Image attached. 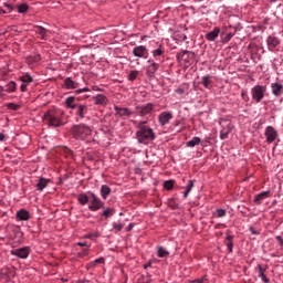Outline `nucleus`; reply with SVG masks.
<instances>
[{
	"instance_id": "obj_1",
	"label": "nucleus",
	"mask_w": 283,
	"mask_h": 283,
	"mask_svg": "<svg viewBox=\"0 0 283 283\" xmlns=\"http://www.w3.org/2000/svg\"><path fill=\"white\" fill-rule=\"evenodd\" d=\"M65 112L61 108H51L43 115V119L50 127H62Z\"/></svg>"
},
{
	"instance_id": "obj_2",
	"label": "nucleus",
	"mask_w": 283,
	"mask_h": 283,
	"mask_svg": "<svg viewBox=\"0 0 283 283\" xmlns=\"http://www.w3.org/2000/svg\"><path fill=\"white\" fill-rule=\"evenodd\" d=\"M136 138L142 145H148L151 140H156V133H154V129L149 126L142 127L136 132Z\"/></svg>"
},
{
	"instance_id": "obj_3",
	"label": "nucleus",
	"mask_w": 283,
	"mask_h": 283,
	"mask_svg": "<svg viewBox=\"0 0 283 283\" xmlns=\"http://www.w3.org/2000/svg\"><path fill=\"white\" fill-rule=\"evenodd\" d=\"M71 134L76 140H85L87 136H92V128L85 124L73 125Z\"/></svg>"
},
{
	"instance_id": "obj_4",
	"label": "nucleus",
	"mask_w": 283,
	"mask_h": 283,
	"mask_svg": "<svg viewBox=\"0 0 283 283\" xmlns=\"http://www.w3.org/2000/svg\"><path fill=\"white\" fill-rule=\"evenodd\" d=\"M252 101L256 103H262V98H264V94H266V86L255 85L251 90Z\"/></svg>"
},
{
	"instance_id": "obj_5",
	"label": "nucleus",
	"mask_w": 283,
	"mask_h": 283,
	"mask_svg": "<svg viewBox=\"0 0 283 283\" xmlns=\"http://www.w3.org/2000/svg\"><path fill=\"white\" fill-rule=\"evenodd\" d=\"M88 202H91L88 206L90 211H98V209H103L104 203L98 197H96L93 192H88Z\"/></svg>"
},
{
	"instance_id": "obj_6",
	"label": "nucleus",
	"mask_w": 283,
	"mask_h": 283,
	"mask_svg": "<svg viewBox=\"0 0 283 283\" xmlns=\"http://www.w3.org/2000/svg\"><path fill=\"white\" fill-rule=\"evenodd\" d=\"M133 55L137 59H149V50L145 45H138L133 49Z\"/></svg>"
},
{
	"instance_id": "obj_7",
	"label": "nucleus",
	"mask_w": 283,
	"mask_h": 283,
	"mask_svg": "<svg viewBox=\"0 0 283 283\" xmlns=\"http://www.w3.org/2000/svg\"><path fill=\"white\" fill-rule=\"evenodd\" d=\"M11 255L20 258L21 260H28L30 255V247H23L15 250H11Z\"/></svg>"
},
{
	"instance_id": "obj_8",
	"label": "nucleus",
	"mask_w": 283,
	"mask_h": 283,
	"mask_svg": "<svg viewBox=\"0 0 283 283\" xmlns=\"http://www.w3.org/2000/svg\"><path fill=\"white\" fill-rule=\"evenodd\" d=\"M75 109H76V112H75L76 122L83 120V118H85V116H87V112H90V107L85 104H78L75 107Z\"/></svg>"
},
{
	"instance_id": "obj_9",
	"label": "nucleus",
	"mask_w": 283,
	"mask_h": 283,
	"mask_svg": "<svg viewBox=\"0 0 283 283\" xmlns=\"http://www.w3.org/2000/svg\"><path fill=\"white\" fill-rule=\"evenodd\" d=\"M148 63L150 64L146 67V76H148V78H155L160 65L154 62V60H148Z\"/></svg>"
},
{
	"instance_id": "obj_10",
	"label": "nucleus",
	"mask_w": 283,
	"mask_h": 283,
	"mask_svg": "<svg viewBox=\"0 0 283 283\" xmlns=\"http://www.w3.org/2000/svg\"><path fill=\"white\" fill-rule=\"evenodd\" d=\"M264 135L269 145H271V143H275V140L277 139V130H275L273 126H268L265 128Z\"/></svg>"
},
{
	"instance_id": "obj_11",
	"label": "nucleus",
	"mask_w": 283,
	"mask_h": 283,
	"mask_svg": "<svg viewBox=\"0 0 283 283\" xmlns=\"http://www.w3.org/2000/svg\"><path fill=\"white\" fill-rule=\"evenodd\" d=\"M136 112L138 116H147V114H151V112H154V104L148 103L143 106H136Z\"/></svg>"
},
{
	"instance_id": "obj_12",
	"label": "nucleus",
	"mask_w": 283,
	"mask_h": 283,
	"mask_svg": "<svg viewBox=\"0 0 283 283\" xmlns=\"http://www.w3.org/2000/svg\"><path fill=\"white\" fill-rule=\"evenodd\" d=\"M174 118V114L171 112H161L158 116L159 124L165 127V125H169V120Z\"/></svg>"
},
{
	"instance_id": "obj_13",
	"label": "nucleus",
	"mask_w": 283,
	"mask_h": 283,
	"mask_svg": "<svg viewBox=\"0 0 283 283\" xmlns=\"http://www.w3.org/2000/svg\"><path fill=\"white\" fill-rule=\"evenodd\" d=\"M266 45H268V50H270V52H273V50H275V48L280 45V38L269 35L266 39Z\"/></svg>"
},
{
	"instance_id": "obj_14",
	"label": "nucleus",
	"mask_w": 283,
	"mask_h": 283,
	"mask_svg": "<svg viewBox=\"0 0 283 283\" xmlns=\"http://www.w3.org/2000/svg\"><path fill=\"white\" fill-rule=\"evenodd\" d=\"M114 109L116 112V116H118L119 118H129V116H132V111H129V108L114 106Z\"/></svg>"
},
{
	"instance_id": "obj_15",
	"label": "nucleus",
	"mask_w": 283,
	"mask_h": 283,
	"mask_svg": "<svg viewBox=\"0 0 283 283\" xmlns=\"http://www.w3.org/2000/svg\"><path fill=\"white\" fill-rule=\"evenodd\" d=\"M15 218H17V220H20L22 222H28V220H30V218H31L30 211H28L25 209H21L15 213Z\"/></svg>"
},
{
	"instance_id": "obj_16",
	"label": "nucleus",
	"mask_w": 283,
	"mask_h": 283,
	"mask_svg": "<svg viewBox=\"0 0 283 283\" xmlns=\"http://www.w3.org/2000/svg\"><path fill=\"white\" fill-rule=\"evenodd\" d=\"M271 90H272V94L277 98H280V96H282L283 94V85L277 82L271 84Z\"/></svg>"
},
{
	"instance_id": "obj_17",
	"label": "nucleus",
	"mask_w": 283,
	"mask_h": 283,
	"mask_svg": "<svg viewBox=\"0 0 283 283\" xmlns=\"http://www.w3.org/2000/svg\"><path fill=\"white\" fill-rule=\"evenodd\" d=\"M63 88L64 90H76V88H78V82H75L74 80H72V77H66L64 80Z\"/></svg>"
},
{
	"instance_id": "obj_18",
	"label": "nucleus",
	"mask_w": 283,
	"mask_h": 283,
	"mask_svg": "<svg viewBox=\"0 0 283 283\" xmlns=\"http://www.w3.org/2000/svg\"><path fill=\"white\" fill-rule=\"evenodd\" d=\"M64 105L67 109H76V106L78 105V103H76V97L69 96L65 98Z\"/></svg>"
},
{
	"instance_id": "obj_19",
	"label": "nucleus",
	"mask_w": 283,
	"mask_h": 283,
	"mask_svg": "<svg viewBox=\"0 0 283 283\" xmlns=\"http://www.w3.org/2000/svg\"><path fill=\"white\" fill-rule=\"evenodd\" d=\"M231 132H233V125H231V123H228L226 127L220 132L221 140H227Z\"/></svg>"
},
{
	"instance_id": "obj_20",
	"label": "nucleus",
	"mask_w": 283,
	"mask_h": 283,
	"mask_svg": "<svg viewBox=\"0 0 283 283\" xmlns=\"http://www.w3.org/2000/svg\"><path fill=\"white\" fill-rule=\"evenodd\" d=\"M95 101V105H102L103 107H105V105H107V103H109V99L107 98V96L103 95V94H97L94 97Z\"/></svg>"
},
{
	"instance_id": "obj_21",
	"label": "nucleus",
	"mask_w": 283,
	"mask_h": 283,
	"mask_svg": "<svg viewBox=\"0 0 283 283\" xmlns=\"http://www.w3.org/2000/svg\"><path fill=\"white\" fill-rule=\"evenodd\" d=\"M219 35H220V28L217 27L212 31L206 34V39L207 41H216Z\"/></svg>"
},
{
	"instance_id": "obj_22",
	"label": "nucleus",
	"mask_w": 283,
	"mask_h": 283,
	"mask_svg": "<svg viewBox=\"0 0 283 283\" xmlns=\"http://www.w3.org/2000/svg\"><path fill=\"white\" fill-rule=\"evenodd\" d=\"M271 196V191H263L254 197L255 205H262L263 200H266Z\"/></svg>"
},
{
	"instance_id": "obj_23",
	"label": "nucleus",
	"mask_w": 283,
	"mask_h": 283,
	"mask_svg": "<svg viewBox=\"0 0 283 283\" xmlns=\"http://www.w3.org/2000/svg\"><path fill=\"white\" fill-rule=\"evenodd\" d=\"M1 90H3V92H8V94H12L13 92H17V82L11 81Z\"/></svg>"
},
{
	"instance_id": "obj_24",
	"label": "nucleus",
	"mask_w": 283,
	"mask_h": 283,
	"mask_svg": "<svg viewBox=\"0 0 283 283\" xmlns=\"http://www.w3.org/2000/svg\"><path fill=\"white\" fill-rule=\"evenodd\" d=\"M48 185H50V180L45 178H40L36 184L38 191H43L45 187H48Z\"/></svg>"
},
{
	"instance_id": "obj_25",
	"label": "nucleus",
	"mask_w": 283,
	"mask_h": 283,
	"mask_svg": "<svg viewBox=\"0 0 283 283\" xmlns=\"http://www.w3.org/2000/svg\"><path fill=\"white\" fill-rule=\"evenodd\" d=\"M201 83L206 90H211V85L213 84V81H211V75H205L201 78Z\"/></svg>"
},
{
	"instance_id": "obj_26",
	"label": "nucleus",
	"mask_w": 283,
	"mask_h": 283,
	"mask_svg": "<svg viewBox=\"0 0 283 283\" xmlns=\"http://www.w3.org/2000/svg\"><path fill=\"white\" fill-rule=\"evenodd\" d=\"M77 201L80 202V205L85 207V205H87V202H90V192L78 195L77 196Z\"/></svg>"
},
{
	"instance_id": "obj_27",
	"label": "nucleus",
	"mask_w": 283,
	"mask_h": 283,
	"mask_svg": "<svg viewBox=\"0 0 283 283\" xmlns=\"http://www.w3.org/2000/svg\"><path fill=\"white\" fill-rule=\"evenodd\" d=\"M109 193H112V188H109V186L107 185H103L101 187V196L104 200H107V197L109 196Z\"/></svg>"
},
{
	"instance_id": "obj_28",
	"label": "nucleus",
	"mask_w": 283,
	"mask_h": 283,
	"mask_svg": "<svg viewBox=\"0 0 283 283\" xmlns=\"http://www.w3.org/2000/svg\"><path fill=\"white\" fill-rule=\"evenodd\" d=\"M157 255L158 258H169V251L163 248V245L157 247Z\"/></svg>"
},
{
	"instance_id": "obj_29",
	"label": "nucleus",
	"mask_w": 283,
	"mask_h": 283,
	"mask_svg": "<svg viewBox=\"0 0 283 283\" xmlns=\"http://www.w3.org/2000/svg\"><path fill=\"white\" fill-rule=\"evenodd\" d=\"M34 30H35V34H39L40 39H45V34L48 32V30H45V28H43L41 25H35Z\"/></svg>"
},
{
	"instance_id": "obj_30",
	"label": "nucleus",
	"mask_w": 283,
	"mask_h": 283,
	"mask_svg": "<svg viewBox=\"0 0 283 283\" xmlns=\"http://www.w3.org/2000/svg\"><path fill=\"white\" fill-rule=\"evenodd\" d=\"M19 81L21 83H24L27 85H30V83H32V81H34V78H32V76L30 75V73H25L24 75L19 77Z\"/></svg>"
},
{
	"instance_id": "obj_31",
	"label": "nucleus",
	"mask_w": 283,
	"mask_h": 283,
	"mask_svg": "<svg viewBox=\"0 0 283 283\" xmlns=\"http://www.w3.org/2000/svg\"><path fill=\"white\" fill-rule=\"evenodd\" d=\"M258 269H259V277H261L262 282L264 283H269V277H266V275L264 274V271L266 270H263L262 269V265H258Z\"/></svg>"
},
{
	"instance_id": "obj_32",
	"label": "nucleus",
	"mask_w": 283,
	"mask_h": 283,
	"mask_svg": "<svg viewBox=\"0 0 283 283\" xmlns=\"http://www.w3.org/2000/svg\"><path fill=\"white\" fill-rule=\"evenodd\" d=\"M202 139L200 137H193L191 140L187 142V147H196V145H200Z\"/></svg>"
},
{
	"instance_id": "obj_33",
	"label": "nucleus",
	"mask_w": 283,
	"mask_h": 283,
	"mask_svg": "<svg viewBox=\"0 0 283 283\" xmlns=\"http://www.w3.org/2000/svg\"><path fill=\"white\" fill-rule=\"evenodd\" d=\"M62 154L65 156V158H74V153L67 147L62 148Z\"/></svg>"
},
{
	"instance_id": "obj_34",
	"label": "nucleus",
	"mask_w": 283,
	"mask_h": 283,
	"mask_svg": "<svg viewBox=\"0 0 283 283\" xmlns=\"http://www.w3.org/2000/svg\"><path fill=\"white\" fill-rule=\"evenodd\" d=\"M30 10V7L27 3H22L18 6V12L19 14H25Z\"/></svg>"
},
{
	"instance_id": "obj_35",
	"label": "nucleus",
	"mask_w": 283,
	"mask_h": 283,
	"mask_svg": "<svg viewBox=\"0 0 283 283\" xmlns=\"http://www.w3.org/2000/svg\"><path fill=\"white\" fill-rule=\"evenodd\" d=\"M138 74H140L139 71H136V70L130 71L128 74V81H132V82L136 81V78H138Z\"/></svg>"
},
{
	"instance_id": "obj_36",
	"label": "nucleus",
	"mask_w": 283,
	"mask_h": 283,
	"mask_svg": "<svg viewBox=\"0 0 283 283\" xmlns=\"http://www.w3.org/2000/svg\"><path fill=\"white\" fill-rule=\"evenodd\" d=\"M41 61V54L30 55L28 57L29 63H39Z\"/></svg>"
},
{
	"instance_id": "obj_37",
	"label": "nucleus",
	"mask_w": 283,
	"mask_h": 283,
	"mask_svg": "<svg viewBox=\"0 0 283 283\" xmlns=\"http://www.w3.org/2000/svg\"><path fill=\"white\" fill-rule=\"evenodd\" d=\"M164 189H167V191H171L174 189V180H167L164 182Z\"/></svg>"
},
{
	"instance_id": "obj_38",
	"label": "nucleus",
	"mask_w": 283,
	"mask_h": 283,
	"mask_svg": "<svg viewBox=\"0 0 283 283\" xmlns=\"http://www.w3.org/2000/svg\"><path fill=\"white\" fill-rule=\"evenodd\" d=\"M102 216H104V218H112V216H114V209L107 208L103 211Z\"/></svg>"
},
{
	"instance_id": "obj_39",
	"label": "nucleus",
	"mask_w": 283,
	"mask_h": 283,
	"mask_svg": "<svg viewBox=\"0 0 283 283\" xmlns=\"http://www.w3.org/2000/svg\"><path fill=\"white\" fill-rule=\"evenodd\" d=\"M96 264H105V258L96 259L95 261H92L88 266H96Z\"/></svg>"
},
{
	"instance_id": "obj_40",
	"label": "nucleus",
	"mask_w": 283,
	"mask_h": 283,
	"mask_svg": "<svg viewBox=\"0 0 283 283\" xmlns=\"http://www.w3.org/2000/svg\"><path fill=\"white\" fill-rule=\"evenodd\" d=\"M8 109H13V112H19V109H21V105L15 104V103H9L7 105Z\"/></svg>"
},
{
	"instance_id": "obj_41",
	"label": "nucleus",
	"mask_w": 283,
	"mask_h": 283,
	"mask_svg": "<svg viewBox=\"0 0 283 283\" xmlns=\"http://www.w3.org/2000/svg\"><path fill=\"white\" fill-rule=\"evenodd\" d=\"M113 229L118 233V231H123V223L120 222H114L113 223Z\"/></svg>"
},
{
	"instance_id": "obj_42",
	"label": "nucleus",
	"mask_w": 283,
	"mask_h": 283,
	"mask_svg": "<svg viewBox=\"0 0 283 283\" xmlns=\"http://www.w3.org/2000/svg\"><path fill=\"white\" fill-rule=\"evenodd\" d=\"M217 218H224L227 216V210L224 209H217Z\"/></svg>"
},
{
	"instance_id": "obj_43",
	"label": "nucleus",
	"mask_w": 283,
	"mask_h": 283,
	"mask_svg": "<svg viewBox=\"0 0 283 283\" xmlns=\"http://www.w3.org/2000/svg\"><path fill=\"white\" fill-rule=\"evenodd\" d=\"M164 51L163 49H156L153 51V56L156 59V56H163Z\"/></svg>"
},
{
	"instance_id": "obj_44",
	"label": "nucleus",
	"mask_w": 283,
	"mask_h": 283,
	"mask_svg": "<svg viewBox=\"0 0 283 283\" xmlns=\"http://www.w3.org/2000/svg\"><path fill=\"white\" fill-rule=\"evenodd\" d=\"M233 39V33L228 32L226 33V36L223 38L224 43H229V41Z\"/></svg>"
},
{
	"instance_id": "obj_45",
	"label": "nucleus",
	"mask_w": 283,
	"mask_h": 283,
	"mask_svg": "<svg viewBox=\"0 0 283 283\" xmlns=\"http://www.w3.org/2000/svg\"><path fill=\"white\" fill-rule=\"evenodd\" d=\"M147 280H145V277H143V279H139L138 280V283H150L151 282V274H147Z\"/></svg>"
},
{
	"instance_id": "obj_46",
	"label": "nucleus",
	"mask_w": 283,
	"mask_h": 283,
	"mask_svg": "<svg viewBox=\"0 0 283 283\" xmlns=\"http://www.w3.org/2000/svg\"><path fill=\"white\" fill-rule=\"evenodd\" d=\"M191 189H193V180H189L187 186H186V191L191 192Z\"/></svg>"
},
{
	"instance_id": "obj_47",
	"label": "nucleus",
	"mask_w": 283,
	"mask_h": 283,
	"mask_svg": "<svg viewBox=\"0 0 283 283\" xmlns=\"http://www.w3.org/2000/svg\"><path fill=\"white\" fill-rule=\"evenodd\" d=\"M142 127H149V126H147V122L140 120L137 123V129H140Z\"/></svg>"
},
{
	"instance_id": "obj_48",
	"label": "nucleus",
	"mask_w": 283,
	"mask_h": 283,
	"mask_svg": "<svg viewBox=\"0 0 283 283\" xmlns=\"http://www.w3.org/2000/svg\"><path fill=\"white\" fill-rule=\"evenodd\" d=\"M83 92H90V88L84 87L75 91L76 94H83Z\"/></svg>"
},
{
	"instance_id": "obj_49",
	"label": "nucleus",
	"mask_w": 283,
	"mask_h": 283,
	"mask_svg": "<svg viewBox=\"0 0 283 283\" xmlns=\"http://www.w3.org/2000/svg\"><path fill=\"white\" fill-rule=\"evenodd\" d=\"M20 91L21 92H28V84L22 83L21 86H20Z\"/></svg>"
},
{
	"instance_id": "obj_50",
	"label": "nucleus",
	"mask_w": 283,
	"mask_h": 283,
	"mask_svg": "<svg viewBox=\"0 0 283 283\" xmlns=\"http://www.w3.org/2000/svg\"><path fill=\"white\" fill-rule=\"evenodd\" d=\"M227 247H228L229 252L232 253L233 252V242H228Z\"/></svg>"
},
{
	"instance_id": "obj_51",
	"label": "nucleus",
	"mask_w": 283,
	"mask_h": 283,
	"mask_svg": "<svg viewBox=\"0 0 283 283\" xmlns=\"http://www.w3.org/2000/svg\"><path fill=\"white\" fill-rule=\"evenodd\" d=\"M77 247H90V244L87 243V241H83V242H78Z\"/></svg>"
},
{
	"instance_id": "obj_52",
	"label": "nucleus",
	"mask_w": 283,
	"mask_h": 283,
	"mask_svg": "<svg viewBox=\"0 0 283 283\" xmlns=\"http://www.w3.org/2000/svg\"><path fill=\"white\" fill-rule=\"evenodd\" d=\"M250 232L253 234V235H259L260 232H258V230L253 229V227L250 228Z\"/></svg>"
},
{
	"instance_id": "obj_53",
	"label": "nucleus",
	"mask_w": 283,
	"mask_h": 283,
	"mask_svg": "<svg viewBox=\"0 0 283 283\" xmlns=\"http://www.w3.org/2000/svg\"><path fill=\"white\" fill-rule=\"evenodd\" d=\"M226 240H227L228 242H233V235L229 234V235L226 238Z\"/></svg>"
},
{
	"instance_id": "obj_54",
	"label": "nucleus",
	"mask_w": 283,
	"mask_h": 283,
	"mask_svg": "<svg viewBox=\"0 0 283 283\" xmlns=\"http://www.w3.org/2000/svg\"><path fill=\"white\" fill-rule=\"evenodd\" d=\"M241 96H242V98H243V99L249 101V95H247V93H245V92L241 93Z\"/></svg>"
},
{
	"instance_id": "obj_55",
	"label": "nucleus",
	"mask_w": 283,
	"mask_h": 283,
	"mask_svg": "<svg viewBox=\"0 0 283 283\" xmlns=\"http://www.w3.org/2000/svg\"><path fill=\"white\" fill-rule=\"evenodd\" d=\"M134 229V223H129L126 228V231H132Z\"/></svg>"
},
{
	"instance_id": "obj_56",
	"label": "nucleus",
	"mask_w": 283,
	"mask_h": 283,
	"mask_svg": "<svg viewBox=\"0 0 283 283\" xmlns=\"http://www.w3.org/2000/svg\"><path fill=\"white\" fill-rule=\"evenodd\" d=\"M6 140V135L3 133H0V143H3Z\"/></svg>"
},
{
	"instance_id": "obj_57",
	"label": "nucleus",
	"mask_w": 283,
	"mask_h": 283,
	"mask_svg": "<svg viewBox=\"0 0 283 283\" xmlns=\"http://www.w3.org/2000/svg\"><path fill=\"white\" fill-rule=\"evenodd\" d=\"M193 283H205V279H196Z\"/></svg>"
},
{
	"instance_id": "obj_58",
	"label": "nucleus",
	"mask_w": 283,
	"mask_h": 283,
	"mask_svg": "<svg viewBox=\"0 0 283 283\" xmlns=\"http://www.w3.org/2000/svg\"><path fill=\"white\" fill-rule=\"evenodd\" d=\"M4 6H6L8 12H12V4H4Z\"/></svg>"
},
{
	"instance_id": "obj_59",
	"label": "nucleus",
	"mask_w": 283,
	"mask_h": 283,
	"mask_svg": "<svg viewBox=\"0 0 283 283\" xmlns=\"http://www.w3.org/2000/svg\"><path fill=\"white\" fill-rule=\"evenodd\" d=\"M189 193H191L189 190H186L185 192H184V198H187L188 196H189Z\"/></svg>"
},
{
	"instance_id": "obj_60",
	"label": "nucleus",
	"mask_w": 283,
	"mask_h": 283,
	"mask_svg": "<svg viewBox=\"0 0 283 283\" xmlns=\"http://www.w3.org/2000/svg\"><path fill=\"white\" fill-rule=\"evenodd\" d=\"M83 253H84V255H90V250L88 249H84Z\"/></svg>"
},
{
	"instance_id": "obj_61",
	"label": "nucleus",
	"mask_w": 283,
	"mask_h": 283,
	"mask_svg": "<svg viewBox=\"0 0 283 283\" xmlns=\"http://www.w3.org/2000/svg\"><path fill=\"white\" fill-rule=\"evenodd\" d=\"M85 238H87V239H92V238H94V234L88 233V234H86V235H85Z\"/></svg>"
},
{
	"instance_id": "obj_62",
	"label": "nucleus",
	"mask_w": 283,
	"mask_h": 283,
	"mask_svg": "<svg viewBox=\"0 0 283 283\" xmlns=\"http://www.w3.org/2000/svg\"><path fill=\"white\" fill-rule=\"evenodd\" d=\"M149 266H151V263H147L144 265V269H149Z\"/></svg>"
},
{
	"instance_id": "obj_63",
	"label": "nucleus",
	"mask_w": 283,
	"mask_h": 283,
	"mask_svg": "<svg viewBox=\"0 0 283 283\" xmlns=\"http://www.w3.org/2000/svg\"><path fill=\"white\" fill-rule=\"evenodd\" d=\"M276 240H279V242H281V244H283L282 237H276Z\"/></svg>"
},
{
	"instance_id": "obj_64",
	"label": "nucleus",
	"mask_w": 283,
	"mask_h": 283,
	"mask_svg": "<svg viewBox=\"0 0 283 283\" xmlns=\"http://www.w3.org/2000/svg\"><path fill=\"white\" fill-rule=\"evenodd\" d=\"M277 1H283V0H271L272 3H275Z\"/></svg>"
}]
</instances>
